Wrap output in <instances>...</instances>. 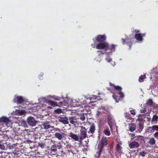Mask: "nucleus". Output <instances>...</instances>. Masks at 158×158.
<instances>
[{
	"label": "nucleus",
	"mask_w": 158,
	"mask_h": 158,
	"mask_svg": "<svg viewBox=\"0 0 158 158\" xmlns=\"http://www.w3.org/2000/svg\"><path fill=\"white\" fill-rule=\"evenodd\" d=\"M117 46V45L112 44L110 45L107 42H104L98 43L96 46V48L98 49L104 50L106 52L109 51L108 52H106V54L110 55L115 51V47Z\"/></svg>",
	"instance_id": "1"
},
{
	"label": "nucleus",
	"mask_w": 158,
	"mask_h": 158,
	"mask_svg": "<svg viewBox=\"0 0 158 158\" xmlns=\"http://www.w3.org/2000/svg\"><path fill=\"white\" fill-rule=\"evenodd\" d=\"M110 85L112 88L116 91V92L113 93L112 96L116 102H118L119 101H122L124 97V95L122 92V88L118 85H115L111 82L109 83Z\"/></svg>",
	"instance_id": "2"
},
{
	"label": "nucleus",
	"mask_w": 158,
	"mask_h": 158,
	"mask_svg": "<svg viewBox=\"0 0 158 158\" xmlns=\"http://www.w3.org/2000/svg\"><path fill=\"white\" fill-rule=\"evenodd\" d=\"M106 39V37L105 35H98L95 38L93 39V40L94 43L96 42L99 43L105 42Z\"/></svg>",
	"instance_id": "3"
},
{
	"label": "nucleus",
	"mask_w": 158,
	"mask_h": 158,
	"mask_svg": "<svg viewBox=\"0 0 158 158\" xmlns=\"http://www.w3.org/2000/svg\"><path fill=\"white\" fill-rule=\"evenodd\" d=\"M107 140L106 138L103 139L101 141V143L98 146V148L99 150L98 154H100V153L102 151V149L104 145H106L107 144Z\"/></svg>",
	"instance_id": "4"
},
{
	"label": "nucleus",
	"mask_w": 158,
	"mask_h": 158,
	"mask_svg": "<svg viewBox=\"0 0 158 158\" xmlns=\"http://www.w3.org/2000/svg\"><path fill=\"white\" fill-rule=\"evenodd\" d=\"M145 35V33H136L134 37L137 41L141 42L143 39V37Z\"/></svg>",
	"instance_id": "5"
},
{
	"label": "nucleus",
	"mask_w": 158,
	"mask_h": 158,
	"mask_svg": "<svg viewBox=\"0 0 158 158\" xmlns=\"http://www.w3.org/2000/svg\"><path fill=\"white\" fill-rule=\"evenodd\" d=\"M121 40H122V43L123 44H126L129 47L130 49L132 44L131 41H128L129 40V38L128 37H126L125 39L122 38Z\"/></svg>",
	"instance_id": "6"
},
{
	"label": "nucleus",
	"mask_w": 158,
	"mask_h": 158,
	"mask_svg": "<svg viewBox=\"0 0 158 158\" xmlns=\"http://www.w3.org/2000/svg\"><path fill=\"white\" fill-rule=\"evenodd\" d=\"M81 139H85L86 136V131L85 127H81Z\"/></svg>",
	"instance_id": "7"
},
{
	"label": "nucleus",
	"mask_w": 158,
	"mask_h": 158,
	"mask_svg": "<svg viewBox=\"0 0 158 158\" xmlns=\"http://www.w3.org/2000/svg\"><path fill=\"white\" fill-rule=\"evenodd\" d=\"M66 135L64 133L62 132H60V133L56 132L55 134V137L60 140H61L63 137L66 136Z\"/></svg>",
	"instance_id": "8"
},
{
	"label": "nucleus",
	"mask_w": 158,
	"mask_h": 158,
	"mask_svg": "<svg viewBox=\"0 0 158 158\" xmlns=\"http://www.w3.org/2000/svg\"><path fill=\"white\" fill-rule=\"evenodd\" d=\"M139 143L136 142H133L129 144V146L131 148H136L139 146Z\"/></svg>",
	"instance_id": "9"
},
{
	"label": "nucleus",
	"mask_w": 158,
	"mask_h": 158,
	"mask_svg": "<svg viewBox=\"0 0 158 158\" xmlns=\"http://www.w3.org/2000/svg\"><path fill=\"white\" fill-rule=\"evenodd\" d=\"M46 102L48 104H50L53 107L57 106V102L54 101H51L50 100H48L46 101Z\"/></svg>",
	"instance_id": "10"
},
{
	"label": "nucleus",
	"mask_w": 158,
	"mask_h": 158,
	"mask_svg": "<svg viewBox=\"0 0 158 158\" xmlns=\"http://www.w3.org/2000/svg\"><path fill=\"white\" fill-rule=\"evenodd\" d=\"M27 120L28 124L30 126L33 127L35 125L36 122L35 119H27Z\"/></svg>",
	"instance_id": "11"
},
{
	"label": "nucleus",
	"mask_w": 158,
	"mask_h": 158,
	"mask_svg": "<svg viewBox=\"0 0 158 158\" xmlns=\"http://www.w3.org/2000/svg\"><path fill=\"white\" fill-rule=\"evenodd\" d=\"M156 141L153 138H150L149 139L148 143L151 145H153L155 144Z\"/></svg>",
	"instance_id": "12"
},
{
	"label": "nucleus",
	"mask_w": 158,
	"mask_h": 158,
	"mask_svg": "<svg viewBox=\"0 0 158 158\" xmlns=\"http://www.w3.org/2000/svg\"><path fill=\"white\" fill-rule=\"evenodd\" d=\"M146 104L148 106H152L153 105V100L151 99H150L146 102Z\"/></svg>",
	"instance_id": "13"
},
{
	"label": "nucleus",
	"mask_w": 158,
	"mask_h": 158,
	"mask_svg": "<svg viewBox=\"0 0 158 158\" xmlns=\"http://www.w3.org/2000/svg\"><path fill=\"white\" fill-rule=\"evenodd\" d=\"M69 136L71 137L72 139L75 141H77L78 140V136L74 134L71 133Z\"/></svg>",
	"instance_id": "14"
},
{
	"label": "nucleus",
	"mask_w": 158,
	"mask_h": 158,
	"mask_svg": "<svg viewBox=\"0 0 158 158\" xmlns=\"http://www.w3.org/2000/svg\"><path fill=\"white\" fill-rule=\"evenodd\" d=\"M135 125L134 124H130L129 126V131L131 132H133L135 129Z\"/></svg>",
	"instance_id": "15"
},
{
	"label": "nucleus",
	"mask_w": 158,
	"mask_h": 158,
	"mask_svg": "<svg viewBox=\"0 0 158 158\" xmlns=\"http://www.w3.org/2000/svg\"><path fill=\"white\" fill-rule=\"evenodd\" d=\"M146 78V75L143 74V75H141L139 78V81L140 82H143L144 79Z\"/></svg>",
	"instance_id": "16"
},
{
	"label": "nucleus",
	"mask_w": 158,
	"mask_h": 158,
	"mask_svg": "<svg viewBox=\"0 0 158 158\" xmlns=\"http://www.w3.org/2000/svg\"><path fill=\"white\" fill-rule=\"evenodd\" d=\"M43 126L44 128L45 129H48L51 127V126L48 123H44L43 124Z\"/></svg>",
	"instance_id": "17"
},
{
	"label": "nucleus",
	"mask_w": 158,
	"mask_h": 158,
	"mask_svg": "<svg viewBox=\"0 0 158 158\" xmlns=\"http://www.w3.org/2000/svg\"><path fill=\"white\" fill-rule=\"evenodd\" d=\"M51 150L52 153L53 154H55L57 152V149L55 146H52L51 149Z\"/></svg>",
	"instance_id": "18"
},
{
	"label": "nucleus",
	"mask_w": 158,
	"mask_h": 158,
	"mask_svg": "<svg viewBox=\"0 0 158 158\" xmlns=\"http://www.w3.org/2000/svg\"><path fill=\"white\" fill-rule=\"evenodd\" d=\"M95 126L94 125H92L90 127L89 131L92 134H93L95 131Z\"/></svg>",
	"instance_id": "19"
},
{
	"label": "nucleus",
	"mask_w": 158,
	"mask_h": 158,
	"mask_svg": "<svg viewBox=\"0 0 158 158\" xmlns=\"http://www.w3.org/2000/svg\"><path fill=\"white\" fill-rule=\"evenodd\" d=\"M60 121L64 124L68 123V119H59Z\"/></svg>",
	"instance_id": "20"
},
{
	"label": "nucleus",
	"mask_w": 158,
	"mask_h": 158,
	"mask_svg": "<svg viewBox=\"0 0 158 158\" xmlns=\"http://www.w3.org/2000/svg\"><path fill=\"white\" fill-rule=\"evenodd\" d=\"M88 113L81 114L80 115V118H85L86 117L85 115L87 116Z\"/></svg>",
	"instance_id": "21"
},
{
	"label": "nucleus",
	"mask_w": 158,
	"mask_h": 158,
	"mask_svg": "<svg viewBox=\"0 0 158 158\" xmlns=\"http://www.w3.org/2000/svg\"><path fill=\"white\" fill-rule=\"evenodd\" d=\"M104 133L107 136H109L110 134V131L107 129L104 130Z\"/></svg>",
	"instance_id": "22"
},
{
	"label": "nucleus",
	"mask_w": 158,
	"mask_h": 158,
	"mask_svg": "<svg viewBox=\"0 0 158 158\" xmlns=\"http://www.w3.org/2000/svg\"><path fill=\"white\" fill-rule=\"evenodd\" d=\"M116 151L119 152H121V147L118 144L117 145Z\"/></svg>",
	"instance_id": "23"
},
{
	"label": "nucleus",
	"mask_w": 158,
	"mask_h": 158,
	"mask_svg": "<svg viewBox=\"0 0 158 158\" xmlns=\"http://www.w3.org/2000/svg\"><path fill=\"white\" fill-rule=\"evenodd\" d=\"M55 112L56 114H59L62 112V110L61 109L58 108L55 110Z\"/></svg>",
	"instance_id": "24"
},
{
	"label": "nucleus",
	"mask_w": 158,
	"mask_h": 158,
	"mask_svg": "<svg viewBox=\"0 0 158 158\" xmlns=\"http://www.w3.org/2000/svg\"><path fill=\"white\" fill-rule=\"evenodd\" d=\"M130 111L131 113V114L133 115H135L136 114L135 110L134 109H133L132 108L130 110Z\"/></svg>",
	"instance_id": "25"
},
{
	"label": "nucleus",
	"mask_w": 158,
	"mask_h": 158,
	"mask_svg": "<svg viewBox=\"0 0 158 158\" xmlns=\"http://www.w3.org/2000/svg\"><path fill=\"white\" fill-rule=\"evenodd\" d=\"M146 153L145 152H144V151L140 152L139 153V154L140 156H142L143 157H144L145 156V155H146Z\"/></svg>",
	"instance_id": "26"
},
{
	"label": "nucleus",
	"mask_w": 158,
	"mask_h": 158,
	"mask_svg": "<svg viewBox=\"0 0 158 158\" xmlns=\"http://www.w3.org/2000/svg\"><path fill=\"white\" fill-rule=\"evenodd\" d=\"M152 128L153 130H156L158 131V126H152Z\"/></svg>",
	"instance_id": "27"
},
{
	"label": "nucleus",
	"mask_w": 158,
	"mask_h": 158,
	"mask_svg": "<svg viewBox=\"0 0 158 158\" xmlns=\"http://www.w3.org/2000/svg\"><path fill=\"white\" fill-rule=\"evenodd\" d=\"M111 119H109L108 121V123L110 127V129L112 128V125L111 121H110Z\"/></svg>",
	"instance_id": "28"
},
{
	"label": "nucleus",
	"mask_w": 158,
	"mask_h": 158,
	"mask_svg": "<svg viewBox=\"0 0 158 158\" xmlns=\"http://www.w3.org/2000/svg\"><path fill=\"white\" fill-rule=\"evenodd\" d=\"M0 149L2 150H5V147L3 144H0Z\"/></svg>",
	"instance_id": "29"
},
{
	"label": "nucleus",
	"mask_w": 158,
	"mask_h": 158,
	"mask_svg": "<svg viewBox=\"0 0 158 158\" xmlns=\"http://www.w3.org/2000/svg\"><path fill=\"white\" fill-rule=\"evenodd\" d=\"M140 111L141 113H145L146 111V108H142L140 110Z\"/></svg>",
	"instance_id": "30"
},
{
	"label": "nucleus",
	"mask_w": 158,
	"mask_h": 158,
	"mask_svg": "<svg viewBox=\"0 0 158 158\" xmlns=\"http://www.w3.org/2000/svg\"><path fill=\"white\" fill-rule=\"evenodd\" d=\"M98 52H100V53L99 54L98 56H102L104 53L102 51H98Z\"/></svg>",
	"instance_id": "31"
},
{
	"label": "nucleus",
	"mask_w": 158,
	"mask_h": 158,
	"mask_svg": "<svg viewBox=\"0 0 158 158\" xmlns=\"http://www.w3.org/2000/svg\"><path fill=\"white\" fill-rule=\"evenodd\" d=\"M106 60L108 62H110L111 61L112 59L110 58V57L108 56L106 58Z\"/></svg>",
	"instance_id": "32"
},
{
	"label": "nucleus",
	"mask_w": 158,
	"mask_h": 158,
	"mask_svg": "<svg viewBox=\"0 0 158 158\" xmlns=\"http://www.w3.org/2000/svg\"><path fill=\"white\" fill-rule=\"evenodd\" d=\"M102 113L100 111H98L96 113V115L98 116H101Z\"/></svg>",
	"instance_id": "33"
},
{
	"label": "nucleus",
	"mask_w": 158,
	"mask_h": 158,
	"mask_svg": "<svg viewBox=\"0 0 158 158\" xmlns=\"http://www.w3.org/2000/svg\"><path fill=\"white\" fill-rule=\"evenodd\" d=\"M154 136L155 138H156L157 139H158V132H156L154 135Z\"/></svg>",
	"instance_id": "34"
},
{
	"label": "nucleus",
	"mask_w": 158,
	"mask_h": 158,
	"mask_svg": "<svg viewBox=\"0 0 158 158\" xmlns=\"http://www.w3.org/2000/svg\"><path fill=\"white\" fill-rule=\"evenodd\" d=\"M131 139H133L136 138V136H135V134H131Z\"/></svg>",
	"instance_id": "35"
},
{
	"label": "nucleus",
	"mask_w": 158,
	"mask_h": 158,
	"mask_svg": "<svg viewBox=\"0 0 158 158\" xmlns=\"http://www.w3.org/2000/svg\"><path fill=\"white\" fill-rule=\"evenodd\" d=\"M124 115L126 118L129 117V116L130 115L127 112H126L125 113Z\"/></svg>",
	"instance_id": "36"
},
{
	"label": "nucleus",
	"mask_w": 158,
	"mask_h": 158,
	"mask_svg": "<svg viewBox=\"0 0 158 158\" xmlns=\"http://www.w3.org/2000/svg\"><path fill=\"white\" fill-rule=\"evenodd\" d=\"M107 118H112V116L110 114H109L107 115Z\"/></svg>",
	"instance_id": "37"
},
{
	"label": "nucleus",
	"mask_w": 158,
	"mask_h": 158,
	"mask_svg": "<svg viewBox=\"0 0 158 158\" xmlns=\"http://www.w3.org/2000/svg\"><path fill=\"white\" fill-rule=\"evenodd\" d=\"M139 127L141 129H142L143 128V124L142 123H139Z\"/></svg>",
	"instance_id": "38"
},
{
	"label": "nucleus",
	"mask_w": 158,
	"mask_h": 158,
	"mask_svg": "<svg viewBox=\"0 0 158 158\" xmlns=\"http://www.w3.org/2000/svg\"><path fill=\"white\" fill-rule=\"evenodd\" d=\"M140 31L138 29H135L133 30V32L136 33H138Z\"/></svg>",
	"instance_id": "39"
},
{
	"label": "nucleus",
	"mask_w": 158,
	"mask_h": 158,
	"mask_svg": "<svg viewBox=\"0 0 158 158\" xmlns=\"http://www.w3.org/2000/svg\"><path fill=\"white\" fill-rule=\"evenodd\" d=\"M8 147L10 149H12L14 148L13 146L12 145H10Z\"/></svg>",
	"instance_id": "40"
},
{
	"label": "nucleus",
	"mask_w": 158,
	"mask_h": 158,
	"mask_svg": "<svg viewBox=\"0 0 158 158\" xmlns=\"http://www.w3.org/2000/svg\"><path fill=\"white\" fill-rule=\"evenodd\" d=\"M152 118H158V117L156 115H153Z\"/></svg>",
	"instance_id": "41"
},
{
	"label": "nucleus",
	"mask_w": 158,
	"mask_h": 158,
	"mask_svg": "<svg viewBox=\"0 0 158 158\" xmlns=\"http://www.w3.org/2000/svg\"><path fill=\"white\" fill-rule=\"evenodd\" d=\"M92 47L94 48H96V46H95V45L94 44H92L91 45Z\"/></svg>",
	"instance_id": "42"
},
{
	"label": "nucleus",
	"mask_w": 158,
	"mask_h": 158,
	"mask_svg": "<svg viewBox=\"0 0 158 158\" xmlns=\"http://www.w3.org/2000/svg\"><path fill=\"white\" fill-rule=\"evenodd\" d=\"M157 121V119H152V122H155V121Z\"/></svg>",
	"instance_id": "43"
},
{
	"label": "nucleus",
	"mask_w": 158,
	"mask_h": 158,
	"mask_svg": "<svg viewBox=\"0 0 158 158\" xmlns=\"http://www.w3.org/2000/svg\"><path fill=\"white\" fill-rule=\"evenodd\" d=\"M55 131H60V130L58 128H55Z\"/></svg>",
	"instance_id": "44"
},
{
	"label": "nucleus",
	"mask_w": 158,
	"mask_h": 158,
	"mask_svg": "<svg viewBox=\"0 0 158 158\" xmlns=\"http://www.w3.org/2000/svg\"><path fill=\"white\" fill-rule=\"evenodd\" d=\"M144 114H142V115H140V117L141 118H143V116L144 115Z\"/></svg>",
	"instance_id": "45"
},
{
	"label": "nucleus",
	"mask_w": 158,
	"mask_h": 158,
	"mask_svg": "<svg viewBox=\"0 0 158 158\" xmlns=\"http://www.w3.org/2000/svg\"><path fill=\"white\" fill-rule=\"evenodd\" d=\"M60 118L63 119V118H67L66 117H64V118H63V117Z\"/></svg>",
	"instance_id": "46"
},
{
	"label": "nucleus",
	"mask_w": 158,
	"mask_h": 158,
	"mask_svg": "<svg viewBox=\"0 0 158 158\" xmlns=\"http://www.w3.org/2000/svg\"><path fill=\"white\" fill-rule=\"evenodd\" d=\"M31 118H34V117L30 116V119Z\"/></svg>",
	"instance_id": "47"
},
{
	"label": "nucleus",
	"mask_w": 158,
	"mask_h": 158,
	"mask_svg": "<svg viewBox=\"0 0 158 158\" xmlns=\"http://www.w3.org/2000/svg\"><path fill=\"white\" fill-rule=\"evenodd\" d=\"M69 118L71 119V118H73V117H71Z\"/></svg>",
	"instance_id": "48"
},
{
	"label": "nucleus",
	"mask_w": 158,
	"mask_h": 158,
	"mask_svg": "<svg viewBox=\"0 0 158 158\" xmlns=\"http://www.w3.org/2000/svg\"><path fill=\"white\" fill-rule=\"evenodd\" d=\"M147 116H148V115H149V114L147 113Z\"/></svg>",
	"instance_id": "49"
},
{
	"label": "nucleus",
	"mask_w": 158,
	"mask_h": 158,
	"mask_svg": "<svg viewBox=\"0 0 158 158\" xmlns=\"http://www.w3.org/2000/svg\"><path fill=\"white\" fill-rule=\"evenodd\" d=\"M58 98H55V100H58V99H57Z\"/></svg>",
	"instance_id": "50"
},
{
	"label": "nucleus",
	"mask_w": 158,
	"mask_h": 158,
	"mask_svg": "<svg viewBox=\"0 0 158 158\" xmlns=\"http://www.w3.org/2000/svg\"><path fill=\"white\" fill-rule=\"evenodd\" d=\"M147 118L148 119V118H149V117H147Z\"/></svg>",
	"instance_id": "51"
},
{
	"label": "nucleus",
	"mask_w": 158,
	"mask_h": 158,
	"mask_svg": "<svg viewBox=\"0 0 158 158\" xmlns=\"http://www.w3.org/2000/svg\"><path fill=\"white\" fill-rule=\"evenodd\" d=\"M82 119V121H84L85 119Z\"/></svg>",
	"instance_id": "52"
},
{
	"label": "nucleus",
	"mask_w": 158,
	"mask_h": 158,
	"mask_svg": "<svg viewBox=\"0 0 158 158\" xmlns=\"http://www.w3.org/2000/svg\"><path fill=\"white\" fill-rule=\"evenodd\" d=\"M3 119L4 120H5H5H6L7 119ZM7 119L8 120V119Z\"/></svg>",
	"instance_id": "53"
},
{
	"label": "nucleus",
	"mask_w": 158,
	"mask_h": 158,
	"mask_svg": "<svg viewBox=\"0 0 158 158\" xmlns=\"http://www.w3.org/2000/svg\"><path fill=\"white\" fill-rule=\"evenodd\" d=\"M130 118H132V119H133L134 118H132L131 117Z\"/></svg>",
	"instance_id": "54"
},
{
	"label": "nucleus",
	"mask_w": 158,
	"mask_h": 158,
	"mask_svg": "<svg viewBox=\"0 0 158 158\" xmlns=\"http://www.w3.org/2000/svg\"><path fill=\"white\" fill-rule=\"evenodd\" d=\"M94 98H95V99H96V97H95Z\"/></svg>",
	"instance_id": "55"
},
{
	"label": "nucleus",
	"mask_w": 158,
	"mask_h": 158,
	"mask_svg": "<svg viewBox=\"0 0 158 158\" xmlns=\"http://www.w3.org/2000/svg\"><path fill=\"white\" fill-rule=\"evenodd\" d=\"M104 109H105V108H102V109H104Z\"/></svg>",
	"instance_id": "56"
},
{
	"label": "nucleus",
	"mask_w": 158,
	"mask_h": 158,
	"mask_svg": "<svg viewBox=\"0 0 158 158\" xmlns=\"http://www.w3.org/2000/svg\"><path fill=\"white\" fill-rule=\"evenodd\" d=\"M82 158H86L83 157H82Z\"/></svg>",
	"instance_id": "57"
},
{
	"label": "nucleus",
	"mask_w": 158,
	"mask_h": 158,
	"mask_svg": "<svg viewBox=\"0 0 158 158\" xmlns=\"http://www.w3.org/2000/svg\"><path fill=\"white\" fill-rule=\"evenodd\" d=\"M90 118V119L92 118Z\"/></svg>",
	"instance_id": "58"
},
{
	"label": "nucleus",
	"mask_w": 158,
	"mask_h": 158,
	"mask_svg": "<svg viewBox=\"0 0 158 158\" xmlns=\"http://www.w3.org/2000/svg\"><path fill=\"white\" fill-rule=\"evenodd\" d=\"M145 118V117H144V118ZM146 118V117H145V118Z\"/></svg>",
	"instance_id": "59"
}]
</instances>
